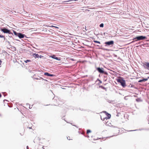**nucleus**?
Wrapping results in <instances>:
<instances>
[{"instance_id": "nucleus-1", "label": "nucleus", "mask_w": 149, "mask_h": 149, "mask_svg": "<svg viewBox=\"0 0 149 149\" xmlns=\"http://www.w3.org/2000/svg\"><path fill=\"white\" fill-rule=\"evenodd\" d=\"M146 38V37L145 36H137L133 38V40H133L132 41L131 43H133L134 42L137 41L139 40H143L145 39Z\"/></svg>"}, {"instance_id": "nucleus-2", "label": "nucleus", "mask_w": 149, "mask_h": 149, "mask_svg": "<svg viewBox=\"0 0 149 149\" xmlns=\"http://www.w3.org/2000/svg\"><path fill=\"white\" fill-rule=\"evenodd\" d=\"M13 32L14 35L17 36L19 38H22L25 37L26 38H27V37L24 34L20 33H17L14 30H13Z\"/></svg>"}, {"instance_id": "nucleus-3", "label": "nucleus", "mask_w": 149, "mask_h": 149, "mask_svg": "<svg viewBox=\"0 0 149 149\" xmlns=\"http://www.w3.org/2000/svg\"><path fill=\"white\" fill-rule=\"evenodd\" d=\"M120 84L121 86L123 88L126 86V83L125 80H124L123 78L121 79H118L116 80Z\"/></svg>"}, {"instance_id": "nucleus-4", "label": "nucleus", "mask_w": 149, "mask_h": 149, "mask_svg": "<svg viewBox=\"0 0 149 149\" xmlns=\"http://www.w3.org/2000/svg\"><path fill=\"white\" fill-rule=\"evenodd\" d=\"M1 30L4 33H8L9 34H12L13 35V33L11 32V31L9 29L6 28H1Z\"/></svg>"}, {"instance_id": "nucleus-5", "label": "nucleus", "mask_w": 149, "mask_h": 149, "mask_svg": "<svg viewBox=\"0 0 149 149\" xmlns=\"http://www.w3.org/2000/svg\"><path fill=\"white\" fill-rule=\"evenodd\" d=\"M114 42L113 40H111L109 41L106 42H105L104 44H105V46L108 47L110 46L112 47L113 46L114 44Z\"/></svg>"}, {"instance_id": "nucleus-6", "label": "nucleus", "mask_w": 149, "mask_h": 149, "mask_svg": "<svg viewBox=\"0 0 149 149\" xmlns=\"http://www.w3.org/2000/svg\"><path fill=\"white\" fill-rule=\"evenodd\" d=\"M103 68L100 67L96 68V70L100 73H104V71Z\"/></svg>"}, {"instance_id": "nucleus-7", "label": "nucleus", "mask_w": 149, "mask_h": 149, "mask_svg": "<svg viewBox=\"0 0 149 149\" xmlns=\"http://www.w3.org/2000/svg\"><path fill=\"white\" fill-rule=\"evenodd\" d=\"M33 56L34 57L36 58H41L42 57H43V56L42 55H39L38 54H37L36 53H34L33 54Z\"/></svg>"}, {"instance_id": "nucleus-8", "label": "nucleus", "mask_w": 149, "mask_h": 149, "mask_svg": "<svg viewBox=\"0 0 149 149\" xmlns=\"http://www.w3.org/2000/svg\"><path fill=\"white\" fill-rule=\"evenodd\" d=\"M50 57H51L52 58L56 59L57 60L60 61L61 60L60 58H58L56 57L55 55H53L50 56Z\"/></svg>"}, {"instance_id": "nucleus-9", "label": "nucleus", "mask_w": 149, "mask_h": 149, "mask_svg": "<svg viewBox=\"0 0 149 149\" xmlns=\"http://www.w3.org/2000/svg\"><path fill=\"white\" fill-rule=\"evenodd\" d=\"M145 68L149 70V63L147 62L143 65Z\"/></svg>"}, {"instance_id": "nucleus-10", "label": "nucleus", "mask_w": 149, "mask_h": 149, "mask_svg": "<svg viewBox=\"0 0 149 149\" xmlns=\"http://www.w3.org/2000/svg\"><path fill=\"white\" fill-rule=\"evenodd\" d=\"M104 112L106 113V115L107 116L106 117L104 118L106 119V120L110 118L111 117V114L108 113H107L106 111H105Z\"/></svg>"}, {"instance_id": "nucleus-11", "label": "nucleus", "mask_w": 149, "mask_h": 149, "mask_svg": "<svg viewBox=\"0 0 149 149\" xmlns=\"http://www.w3.org/2000/svg\"><path fill=\"white\" fill-rule=\"evenodd\" d=\"M44 74L45 75L50 77H53L54 76V75L53 74H51L47 72H45Z\"/></svg>"}, {"instance_id": "nucleus-12", "label": "nucleus", "mask_w": 149, "mask_h": 149, "mask_svg": "<svg viewBox=\"0 0 149 149\" xmlns=\"http://www.w3.org/2000/svg\"><path fill=\"white\" fill-rule=\"evenodd\" d=\"M148 80V78H143L142 79L138 81L139 82H145Z\"/></svg>"}, {"instance_id": "nucleus-13", "label": "nucleus", "mask_w": 149, "mask_h": 149, "mask_svg": "<svg viewBox=\"0 0 149 149\" xmlns=\"http://www.w3.org/2000/svg\"><path fill=\"white\" fill-rule=\"evenodd\" d=\"M145 130V129L144 128H141V129H139L138 130H131L129 131H138V130L141 131V130Z\"/></svg>"}, {"instance_id": "nucleus-14", "label": "nucleus", "mask_w": 149, "mask_h": 149, "mask_svg": "<svg viewBox=\"0 0 149 149\" xmlns=\"http://www.w3.org/2000/svg\"><path fill=\"white\" fill-rule=\"evenodd\" d=\"M99 87L101 88H102V89H104V90H105L106 91L107 90V89L106 88H105V87H104L103 86H99Z\"/></svg>"}, {"instance_id": "nucleus-15", "label": "nucleus", "mask_w": 149, "mask_h": 149, "mask_svg": "<svg viewBox=\"0 0 149 149\" xmlns=\"http://www.w3.org/2000/svg\"><path fill=\"white\" fill-rule=\"evenodd\" d=\"M35 79L36 80L40 79H42V80L44 79L43 78L40 77H38V78H35Z\"/></svg>"}, {"instance_id": "nucleus-16", "label": "nucleus", "mask_w": 149, "mask_h": 149, "mask_svg": "<svg viewBox=\"0 0 149 149\" xmlns=\"http://www.w3.org/2000/svg\"><path fill=\"white\" fill-rule=\"evenodd\" d=\"M91 132V131L90 130H87L86 133L87 134H88L89 133Z\"/></svg>"}, {"instance_id": "nucleus-17", "label": "nucleus", "mask_w": 149, "mask_h": 149, "mask_svg": "<svg viewBox=\"0 0 149 149\" xmlns=\"http://www.w3.org/2000/svg\"><path fill=\"white\" fill-rule=\"evenodd\" d=\"M104 24L103 23H101L100 25V27H104Z\"/></svg>"}, {"instance_id": "nucleus-18", "label": "nucleus", "mask_w": 149, "mask_h": 149, "mask_svg": "<svg viewBox=\"0 0 149 149\" xmlns=\"http://www.w3.org/2000/svg\"><path fill=\"white\" fill-rule=\"evenodd\" d=\"M94 42L95 43H98L99 44H100V42L99 41H97V40H94Z\"/></svg>"}, {"instance_id": "nucleus-19", "label": "nucleus", "mask_w": 149, "mask_h": 149, "mask_svg": "<svg viewBox=\"0 0 149 149\" xmlns=\"http://www.w3.org/2000/svg\"><path fill=\"white\" fill-rule=\"evenodd\" d=\"M31 61L30 60H25L24 61V62L26 63H27L28 62H31Z\"/></svg>"}, {"instance_id": "nucleus-20", "label": "nucleus", "mask_w": 149, "mask_h": 149, "mask_svg": "<svg viewBox=\"0 0 149 149\" xmlns=\"http://www.w3.org/2000/svg\"><path fill=\"white\" fill-rule=\"evenodd\" d=\"M0 38H4V40L5 39V37L4 36H3L2 35H1V34H0Z\"/></svg>"}, {"instance_id": "nucleus-21", "label": "nucleus", "mask_w": 149, "mask_h": 149, "mask_svg": "<svg viewBox=\"0 0 149 149\" xmlns=\"http://www.w3.org/2000/svg\"><path fill=\"white\" fill-rule=\"evenodd\" d=\"M140 99L139 98H138L136 99V101L137 102H139L140 101Z\"/></svg>"}, {"instance_id": "nucleus-22", "label": "nucleus", "mask_w": 149, "mask_h": 149, "mask_svg": "<svg viewBox=\"0 0 149 149\" xmlns=\"http://www.w3.org/2000/svg\"><path fill=\"white\" fill-rule=\"evenodd\" d=\"M51 27H55V28H58V27H57V26H51Z\"/></svg>"}, {"instance_id": "nucleus-23", "label": "nucleus", "mask_w": 149, "mask_h": 149, "mask_svg": "<svg viewBox=\"0 0 149 149\" xmlns=\"http://www.w3.org/2000/svg\"><path fill=\"white\" fill-rule=\"evenodd\" d=\"M102 118L101 117V118L102 120L103 121H104V120L105 119L104 118Z\"/></svg>"}, {"instance_id": "nucleus-24", "label": "nucleus", "mask_w": 149, "mask_h": 149, "mask_svg": "<svg viewBox=\"0 0 149 149\" xmlns=\"http://www.w3.org/2000/svg\"><path fill=\"white\" fill-rule=\"evenodd\" d=\"M103 73L105 74H108V73L107 72H105L104 71V73Z\"/></svg>"}, {"instance_id": "nucleus-25", "label": "nucleus", "mask_w": 149, "mask_h": 149, "mask_svg": "<svg viewBox=\"0 0 149 149\" xmlns=\"http://www.w3.org/2000/svg\"><path fill=\"white\" fill-rule=\"evenodd\" d=\"M67 139H68V140H70V137L69 136H68V137H67Z\"/></svg>"}, {"instance_id": "nucleus-26", "label": "nucleus", "mask_w": 149, "mask_h": 149, "mask_svg": "<svg viewBox=\"0 0 149 149\" xmlns=\"http://www.w3.org/2000/svg\"><path fill=\"white\" fill-rule=\"evenodd\" d=\"M3 93V95L4 96V97L6 95H5V93Z\"/></svg>"}, {"instance_id": "nucleus-27", "label": "nucleus", "mask_w": 149, "mask_h": 149, "mask_svg": "<svg viewBox=\"0 0 149 149\" xmlns=\"http://www.w3.org/2000/svg\"><path fill=\"white\" fill-rule=\"evenodd\" d=\"M2 62V61L1 60H0V65H1ZM0 67L1 66H0Z\"/></svg>"}, {"instance_id": "nucleus-28", "label": "nucleus", "mask_w": 149, "mask_h": 149, "mask_svg": "<svg viewBox=\"0 0 149 149\" xmlns=\"http://www.w3.org/2000/svg\"><path fill=\"white\" fill-rule=\"evenodd\" d=\"M85 136L87 137L88 138H89V136L88 135H87V136Z\"/></svg>"}, {"instance_id": "nucleus-29", "label": "nucleus", "mask_w": 149, "mask_h": 149, "mask_svg": "<svg viewBox=\"0 0 149 149\" xmlns=\"http://www.w3.org/2000/svg\"><path fill=\"white\" fill-rule=\"evenodd\" d=\"M29 109H31V107H30V105H29Z\"/></svg>"}, {"instance_id": "nucleus-30", "label": "nucleus", "mask_w": 149, "mask_h": 149, "mask_svg": "<svg viewBox=\"0 0 149 149\" xmlns=\"http://www.w3.org/2000/svg\"><path fill=\"white\" fill-rule=\"evenodd\" d=\"M112 126L114 128H117V127Z\"/></svg>"}, {"instance_id": "nucleus-31", "label": "nucleus", "mask_w": 149, "mask_h": 149, "mask_svg": "<svg viewBox=\"0 0 149 149\" xmlns=\"http://www.w3.org/2000/svg\"><path fill=\"white\" fill-rule=\"evenodd\" d=\"M1 97V93H0V98Z\"/></svg>"}, {"instance_id": "nucleus-32", "label": "nucleus", "mask_w": 149, "mask_h": 149, "mask_svg": "<svg viewBox=\"0 0 149 149\" xmlns=\"http://www.w3.org/2000/svg\"><path fill=\"white\" fill-rule=\"evenodd\" d=\"M26 105H28L29 106V105H29V104L28 103H27V104H26Z\"/></svg>"}, {"instance_id": "nucleus-33", "label": "nucleus", "mask_w": 149, "mask_h": 149, "mask_svg": "<svg viewBox=\"0 0 149 149\" xmlns=\"http://www.w3.org/2000/svg\"><path fill=\"white\" fill-rule=\"evenodd\" d=\"M5 101H8V100H3V102H4Z\"/></svg>"}, {"instance_id": "nucleus-34", "label": "nucleus", "mask_w": 149, "mask_h": 149, "mask_svg": "<svg viewBox=\"0 0 149 149\" xmlns=\"http://www.w3.org/2000/svg\"><path fill=\"white\" fill-rule=\"evenodd\" d=\"M29 129H31V127H29Z\"/></svg>"}, {"instance_id": "nucleus-35", "label": "nucleus", "mask_w": 149, "mask_h": 149, "mask_svg": "<svg viewBox=\"0 0 149 149\" xmlns=\"http://www.w3.org/2000/svg\"><path fill=\"white\" fill-rule=\"evenodd\" d=\"M147 78H148V79H149V77H148Z\"/></svg>"}, {"instance_id": "nucleus-36", "label": "nucleus", "mask_w": 149, "mask_h": 149, "mask_svg": "<svg viewBox=\"0 0 149 149\" xmlns=\"http://www.w3.org/2000/svg\"><path fill=\"white\" fill-rule=\"evenodd\" d=\"M109 103H111V101H109Z\"/></svg>"}, {"instance_id": "nucleus-37", "label": "nucleus", "mask_w": 149, "mask_h": 149, "mask_svg": "<svg viewBox=\"0 0 149 149\" xmlns=\"http://www.w3.org/2000/svg\"><path fill=\"white\" fill-rule=\"evenodd\" d=\"M104 49V50H107V49Z\"/></svg>"}, {"instance_id": "nucleus-38", "label": "nucleus", "mask_w": 149, "mask_h": 149, "mask_svg": "<svg viewBox=\"0 0 149 149\" xmlns=\"http://www.w3.org/2000/svg\"><path fill=\"white\" fill-rule=\"evenodd\" d=\"M97 46H99V47L100 46V45H97Z\"/></svg>"}, {"instance_id": "nucleus-39", "label": "nucleus", "mask_w": 149, "mask_h": 149, "mask_svg": "<svg viewBox=\"0 0 149 149\" xmlns=\"http://www.w3.org/2000/svg\"><path fill=\"white\" fill-rule=\"evenodd\" d=\"M81 134H83V133H81Z\"/></svg>"}, {"instance_id": "nucleus-40", "label": "nucleus", "mask_w": 149, "mask_h": 149, "mask_svg": "<svg viewBox=\"0 0 149 149\" xmlns=\"http://www.w3.org/2000/svg\"><path fill=\"white\" fill-rule=\"evenodd\" d=\"M113 136H110V137H111Z\"/></svg>"}, {"instance_id": "nucleus-41", "label": "nucleus", "mask_w": 149, "mask_h": 149, "mask_svg": "<svg viewBox=\"0 0 149 149\" xmlns=\"http://www.w3.org/2000/svg\"><path fill=\"white\" fill-rule=\"evenodd\" d=\"M42 148H43V149H44V148H43V147H42Z\"/></svg>"}]
</instances>
